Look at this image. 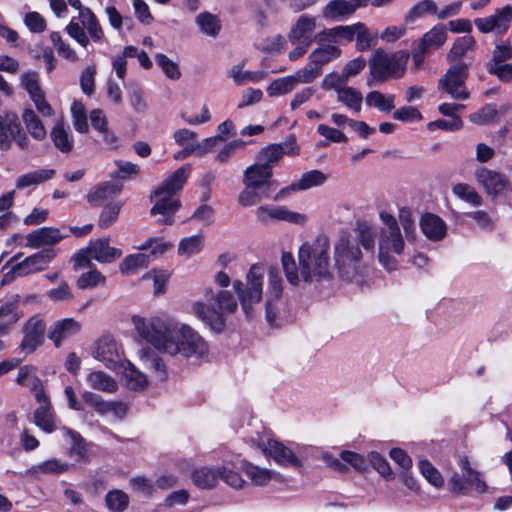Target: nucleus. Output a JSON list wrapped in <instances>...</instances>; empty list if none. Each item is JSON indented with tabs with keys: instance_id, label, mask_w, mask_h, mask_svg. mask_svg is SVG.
<instances>
[{
	"instance_id": "16",
	"label": "nucleus",
	"mask_w": 512,
	"mask_h": 512,
	"mask_svg": "<svg viewBox=\"0 0 512 512\" xmlns=\"http://www.w3.org/2000/svg\"><path fill=\"white\" fill-rule=\"evenodd\" d=\"M261 449L280 466L297 469L303 466L299 456L291 448L277 440L269 439L267 442H263Z\"/></svg>"
},
{
	"instance_id": "37",
	"label": "nucleus",
	"mask_w": 512,
	"mask_h": 512,
	"mask_svg": "<svg viewBox=\"0 0 512 512\" xmlns=\"http://www.w3.org/2000/svg\"><path fill=\"white\" fill-rule=\"evenodd\" d=\"M63 437L69 442L68 454L76 460H83L86 457V447L82 436L69 428L62 427Z\"/></svg>"
},
{
	"instance_id": "15",
	"label": "nucleus",
	"mask_w": 512,
	"mask_h": 512,
	"mask_svg": "<svg viewBox=\"0 0 512 512\" xmlns=\"http://www.w3.org/2000/svg\"><path fill=\"white\" fill-rule=\"evenodd\" d=\"M512 21V7L506 5L503 8L496 9L493 15L484 18H476L475 26L482 33L495 32L497 34L505 33Z\"/></svg>"
},
{
	"instance_id": "51",
	"label": "nucleus",
	"mask_w": 512,
	"mask_h": 512,
	"mask_svg": "<svg viewBox=\"0 0 512 512\" xmlns=\"http://www.w3.org/2000/svg\"><path fill=\"white\" fill-rule=\"evenodd\" d=\"M50 40L60 57L72 63L79 60L76 51L66 40L63 39L59 32H52L50 34Z\"/></svg>"
},
{
	"instance_id": "40",
	"label": "nucleus",
	"mask_w": 512,
	"mask_h": 512,
	"mask_svg": "<svg viewBox=\"0 0 512 512\" xmlns=\"http://www.w3.org/2000/svg\"><path fill=\"white\" fill-rule=\"evenodd\" d=\"M54 175V169H38L35 171H31L17 178L16 188L24 189L30 186H35L44 183L53 178Z\"/></svg>"
},
{
	"instance_id": "60",
	"label": "nucleus",
	"mask_w": 512,
	"mask_h": 512,
	"mask_svg": "<svg viewBox=\"0 0 512 512\" xmlns=\"http://www.w3.org/2000/svg\"><path fill=\"white\" fill-rule=\"evenodd\" d=\"M106 277L97 269L83 273L77 280L79 289H93L98 286H104Z\"/></svg>"
},
{
	"instance_id": "30",
	"label": "nucleus",
	"mask_w": 512,
	"mask_h": 512,
	"mask_svg": "<svg viewBox=\"0 0 512 512\" xmlns=\"http://www.w3.org/2000/svg\"><path fill=\"white\" fill-rule=\"evenodd\" d=\"M420 227L423 234L432 241L444 238L447 231L445 222L435 214L426 213L421 217Z\"/></svg>"
},
{
	"instance_id": "19",
	"label": "nucleus",
	"mask_w": 512,
	"mask_h": 512,
	"mask_svg": "<svg viewBox=\"0 0 512 512\" xmlns=\"http://www.w3.org/2000/svg\"><path fill=\"white\" fill-rule=\"evenodd\" d=\"M53 249H43L13 266V272L18 276H26L31 273L42 271L48 267L50 261L55 257Z\"/></svg>"
},
{
	"instance_id": "35",
	"label": "nucleus",
	"mask_w": 512,
	"mask_h": 512,
	"mask_svg": "<svg viewBox=\"0 0 512 512\" xmlns=\"http://www.w3.org/2000/svg\"><path fill=\"white\" fill-rule=\"evenodd\" d=\"M446 40V27L443 24H436L422 36L418 44L430 51L440 48Z\"/></svg>"
},
{
	"instance_id": "22",
	"label": "nucleus",
	"mask_w": 512,
	"mask_h": 512,
	"mask_svg": "<svg viewBox=\"0 0 512 512\" xmlns=\"http://www.w3.org/2000/svg\"><path fill=\"white\" fill-rule=\"evenodd\" d=\"M272 175L271 167L254 163L244 170L243 184L254 186L269 193Z\"/></svg>"
},
{
	"instance_id": "12",
	"label": "nucleus",
	"mask_w": 512,
	"mask_h": 512,
	"mask_svg": "<svg viewBox=\"0 0 512 512\" xmlns=\"http://www.w3.org/2000/svg\"><path fill=\"white\" fill-rule=\"evenodd\" d=\"M461 473L453 472L448 480L449 489L456 494L465 495L468 493V489L472 488L475 491L482 493L486 490V484L481 479L479 472L473 470L470 467L469 461L466 457H463L458 462Z\"/></svg>"
},
{
	"instance_id": "50",
	"label": "nucleus",
	"mask_w": 512,
	"mask_h": 512,
	"mask_svg": "<svg viewBox=\"0 0 512 512\" xmlns=\"http://www.w3.org/2000/svg\"><path fill=\"white\" fill-rule=\"evenodd\" d=\"M296 86L297 83L293 75H288L273 80L267 87L266 92L269 97H278L292 92Z\"/></svg>"
},
{
	"instance_id": "25",
	"label": "nucleus",
	"mask_w": 512,
	"mask_h": 512,
	"mask_svg": "<svg viewBox=\"0 0 512 512\" xmlns=\"http://www.w3.org/2000/svg\"><path fill=\"white\" fill-rule=\"evenodd\" d=\"M316 17L303 14L296 23L293 25L289 32V40L291 43L306 42L312 44L316 37H313V32L316 29Z\"/></svg>"
},
{
	"instance_id": "49",
	"label": "nucleus",
	"mask_w": 512,
	"mask_h": 512,
	"mask_svg": "<svg viewBox=\"0 0 512 512\" xmlns=\"http://www.w3.org/2000/svg\"><path fill=\"white\" fill-rule=\"evenodd\" d=\"M395 95H384L379 91H371L365 97V102L369 107H375L382 112H390L394 109Z\"/></svg>"
},
{
	"instance_id": "47",
	"label": "nucleus",
	"mask_w": 512,
	"mask_h": 512,
	"mask_svg": "<svg viewBox=\"0 0 512 512\" xmlns=\"http://www.w3.org/2000/svg\"><path fill=\"white\" fill-rule=\"evenodd\" d=\"M241 469L251 482L257 486L266 485L272 478L270 470L255 466L246 460L241 461Z\"/></svg>"
},
{
	"instance_id": "5",
	"label": "nucleus",
	"mask_w": 512,
	"mask_h": 512,
	"mask_svg": "<svg viewBox=\"0 0 512 512\" xmlns=\"http://www.w3.org/2000/svg\"><path fill=\"white\" fill-rule=\"evenodd\" d=\"M134 329L142 340L151 344L156 350L164 353L173 351L178 323L159 316L143 317L134 315L131 318Z\"/></svg>"
},
{
	"instance_id": "43",
	"label": "nucleus",
	"mask_w": 512,
	"mask_h": 512,
	"mask_svg": "<svg viewBox=\"0 0 512 512\" xmlns=\"http://www.w3.org/2000/svg\"><path fill=\"white\" fill-rule=\"evenodd\" d=\"M285 146V144H271L262 148L257 155L256 163L272 168L285 155Z\"/></svg>"
},
{
	"instance_id": "57",
	"label": "nucleus",
	"mask_w": 512,
	"mask_h": 512,
	"mask_svg": "<svg viewBox=\"0 0 512 512\" xmlns=\"http://www.w3.org/2000/svg\"><path fill=\"white\" fill-rule=\"evenodd\" d=\"M105 503L110 511L122 512L129 504V497L122 490H111L106 494Z\"/></svg>"
},
{
	"instance_id": "6",
	"label": "nucleus",
	"mask_w": 512,
	"mask_h": 512,
	"mask_svg": "<svg viewBox=\"0 0 512 512\" xmlns=\"http://www.w3.org/2000/svg\"><path fill=\"white\" fill-rule=\"evenodd\" d=\"M409 53L404 50H398L393 53L386 52L378 48L371 55L369 65V76L367 77V85L369 87L376 84L385 83L387 80L398 79L403 76Z\"/></svg>"
},
{
	"instance_id": "17",
	"label": "nucleus",
	"mask_w": 512,
	"mask_h": 512,
	"mask_svg": "<svg viewBox=\"0 0 512 512\" xmlns=\"http://www.w3.org/2000/svg\"><path fill=\"white\" fill-rule=\"evenodd\" d=\"M45 323L38 316L31 317L23 328L24 337L19 346L25 355L33 353L44 341Z\"/></svg>"
},
{
	"instance_id": "26",
	"label": "nucleus",
	"mask_w": 512,
	"mask_h": 512,
	"mask_svg": "<svg viewBox=\"0 0 512 512\" xmlns=\"http://www.w3.org/2000/svg\"><path fill=\"white\" fill-rule=\"evenodd\" d=\"M39 406L34 411V423L42 431L52 433L58 429L59 420L49 398L37 402Z\"/></svg>"
},
{
	"instance_id": "34",
	"label": "nucleus",
	"mask_w": 512,
	"mask_h": 512,
	"mask_svg": "<svg viewBox=\"0 0 512 512\" xmlns=\"http://www.w3.org/2000/svg\"><path fill=\"white\" fill-rule=\"evenodd\" d=\"M86 381L92 389L104 393H114L118 389L117 382L114 378L103 371L90 372L86 377Z\"/></svg>"
},
{
	"instance_id": "59",
	"label": "nucleus",
	"mask_w": 512,
	"mask_h": 512,
	"mask_svg": "<svg viewBox=\"0 0 512 512\" xmlns=\"http://www.w3.org/2000/svg\"><path fill=\"white\" fill-rule=\"evenodd\" d=\"M141 360L146 368L151 369L159 380L166 378V367L163 360L156 354L141 351Z\"/></svg>"
},
{
	"instance_id": "53",
	"label": "nucleus",
	"mask_w": 512,
	"mask_h": 512,
	"mask_svg": "<svg viewBox=\"0 0 512 512\" xmlns=\"http://www.w3.org/2000/svg\"><path fill=\"white\" fill-rule=\"evenodd\" d=\"M244 189L238 196V202L243 207L257 205L262 199L267 198L269 193L254 186L244 185Z\"/></svg>"
},
{
	"instance_id": "36",
	"label": "nucleus",
	"mask_w": 512,
	"mask_h": 512,
	"mask_svg": "<svg viewBox=\"0 0 512 512\" xmlns=\"http://www.w3.org/2000/svg\"><path fill=\"white\" fill-rule=\"evenodd\" d=\"M354 12L350 0H332L323 8L322 15L326 19L341 20Z\"/></svg>"
},
{
	"instance_id": "39",
	"label": "nucleus",
	"mask_w": 512,
	"mask_h": 512,
	"mask_svg": "<svg viewBox=\"0 0 512 512\" xmlns=\"http://www.w3.org/2000/svg\"><path fill=\"white\" fill-rule=\"evenodd\" d=\"M120 191L121 188L117 185L105 182L88 193L87 201L94 206H100L113 196L118 195Z\"/></svg>"
},
{
	"instance_id": "55",
	"label": "nucleus",
	"mask_w": 512,
	"mask_h": 512,
	"mask_svg": "<svg viewBox=\"0 0 512 512\" xmlns=\"http://www.w3.org/2000/svg\"><path fill=\"white\" fill-rule=\"evenodd\" d=\"M356 48L359 51H366L377 42V35L372 34L365 24L355 23Z\"/></svg>"
},
{
	"instance_id": "13",
	"label": "nucleus",
	"mask_w": 512,
	"mask_h": 512,
	"mask_svg": "<svg viewBox=\"0 0 512 512\" xmlns=\"http://www.w3.org/2000/svg\"><path fill=\"white\" fill-rule=\"evenodd\" d=\"M468 76V65L464 62L451 64L443 78L440 79L438 88L444 90L454 99L466 100L469 92L464 84Z\"/></svg>"
},
{
	"instance_id": "27",
	"label": "nucleus",
	"mask_w": 512,
	"mask_h": 512,
	"mask_svg": "<svg viewBox=\"0 0 512 512\" xmlns=\"http://www.w3.org/2000/svg\"><path fill=\"white\" fill-rule=\"evenodd\" d=\"M316 41L318 47L309 54L308 59L313 60L315 64L323 69L324 65L340 57L341 49L337 45L330 43L320 34L316 36Z\"/></svg>"
},
{
	"instance_id": "24",
	"label": "nucleus",
	"mask_w": 512,
	"mask_h": 512,
	"mask_svg": "<svg viewBox=\"0 0 512 512\" xmlns=\"http://www.w3.org/2000/svg\"><path fill=\"white\" fill-rule=\"evenodd\" d=\"M67 236L68 234L62 233L59 228L42 227L27 234L26 246L39 248L41 246L55 245Z\"/></svg>"
},
{
	"instance_id": "64",
	"label": "nucleus",
	"mask_w": 512,
	"mask_h": 512,
	"mask_svg": "<svg viewBox=\"0 0 512 512\" xmlns=\"http://www.w3.org/2000/svg\"><path fill=\"white\" fill-rule=\"evenodd\" d=\"M121 206L122 204L119 202L106 204L98 220L99 227L107 228L111 226L118 218Z\"/></svg>"
},
{
	"instance_id": "29",
	"label": "nucleus",
	"mask_w": 512,
	"mask_h": 512,
	"mask_svg": "<svg viewBox=\"0 0 512 512\" xmlns=\"http://www.w3.org/2000/svg\"><path fill=\"white\" fill-rule=\"evenodd\" d=\"M54 146L62 153H70L74 148V138L63 118L58 119L50 131Z\"/></svg>"
},
{
	"instance_id": "63",
	"label": "nucleus",
	"mask_w": 512,
	"mask_h": 512,
	"mask_svg": "<svg viewBox=\"0 0 512 512\" xmlns=\"http://www.w3.org/2000/svg\"><path fill=\"white\" fill-rule=\"evenodd\" d=\"M348 79L344 73H338L336 71L330 72L324 76L321 81V88L324 90H334L338 93L339 90L347 87L346 83Z\"/></svg>"
},
{
	"instance_id": "41",
	"label": "nucleus",
	"mask_w": 512,
	"mask_h": 512,
	"mask_svg": "<svg viewBox=\"0 0 512 512\" xmlns=\"http://www.w3.org/2000/svg\"><path fill=\"white\" fill-rule=\"evenodd\" d=\"M150 263V255L137 253L126 256L119 264V270L123 275H133L138 270L147 268Z\"/></svg>"
},
{
	"instance_id": "10",
	"label": "nucleus",
	"mask_w": 512,
	"mask_h": 512,
	"mask_svg": "<svg viewBox=\"0 0 512 512\" xmlns=\"http://www.w3.org/2000/svg\"><path fill=\"white\" fill-rule=\"evenodd\" d=\"M173 345L175 349L168 354H181L185 357L202 358L207 355L209 348L206 341L191 327L179 324Z\"/></svg>"
},
{
	"instance_id": "38",
	"label": "nucleus",
	"mask_w": 512,
	"mask_h": 512,
	"mask_svg": "<svg viewBox=\"0 0 512 512\" xmlns=\"http://www.w3.org/2000/svg\"><path fill=\"white\" fill-rule=\"evenodd\" d=\"M200 31L210 37H217L221 31V20L215 14L208 11L201 12L195 18Z\"/></svg>"
},
{
	"instance_id": "56",
	"label": "nucleus",
	"mask_w": 512,
	"mask_h": 512,
	"mask_svg": "<svg viewBox=\"0 0 512 512\" xmlns=\"http://www.w3.org/2000/svg\"><path fill=\"white\" fill-rule=\"evenodd\" d=\"M453 193L461 200L471 204L472 206H480L482 204V197L470 185L465 183H458L453 186Z\"/></svg>"
},
{
	"instance_id": "33",
	"label": "nucleus",
	"mask_w": 512,
	"mask_h": 512,
	"mask_svg": "<svg viewBox=\"0 0 512 512\" xmlns=\"http://www.w3.org/2000/svg\"><path fill=\"white\" fill-rule=\"evenodd\" d=\"M220 475V467H200L191 474L192 482L200 489L214 488Z\"/></svg>"
},
{
	"instance_id": "54",
	"label": "nucleus",
	"mask_w": 512,
	"mask_h": 512,
	"mask_svg": "<svg viewBox=\"0 0 512 512\" xmlns=\"http://www.w3.org/2000/svg\"><path fill=\"white\" fill-rule=\"evenodd\" d=\"M323 70L313 60L308 59V63L301 69L297 70L293 75L297 85L310 84L317 79Z\"/></svg>"
},
{
	"instance_id": "46",
	"label": "nucleus",
	"mask_w": 512,
	"mask_h": 512,
	"mask_svg": "<svg viewBox=\"0 0 512 512\" xmlns=\"http://www.w3.org/2000/svg\"><path fill=\"white\" fill-rule=\"evenodd\" d=\"M337 100L356 113L361 111L363 96L362 93L354 87L347 86L339 90Z\"/></svg>"
},
{
	"instance_id": "2",
	"label": "nucleus",
	"mask_w": 512,
	"mask_h": 512,
	"mask_svg": "<svg viewBox=\"0 0 512 512\" xmlns=\"http://www.w3.org/2000/svg\"><path fill=\"white\" fill-rule=\"evenodd\" d=\"M330 244L326 236H318L312 242L303 243L298 249V264L293 255L283 252L281 264L287 281L297 286L305 283L331 279L329 252Z\"/></svg>"
},
{
	"instance_id": "18",
	"label": "nucleus",
	"mask_w": 512,
	"mask_h": 512,
	"mask_svg": "<svg viewBox=\"0 0 512 512\" xmlns=\"http://www.w3.org/2000/svg\"><path fill=\"white\" fill-rule=\"evenodd\" d=\"M328 177L320 170H311L302 174L298 181L282 188L275 196V200H281L291 193L308 190L313 187L321 186L327 181Z\"/></svg>"
},
{
	"instance_id": "8",
	"label": "nucleus",
	"mask_w": 512,
	"mask_h": 512,
	"mask_svg": "<svg viewBox=\"0 0 512 512\" xmlns=\"http://www.w3.org/2000/svg\"><path fill=\"white\" fill-rule=\"evenodd\" d=\"M362 252L351 235L343 234L334 243V261L339 276L354 281L361 273Z\"/></svg>"
},
{
	"instance_id": "21",
	"label": "nucleus",
	"mask_w": 512,
	"mask_h": 512,
	"mask_svg": "<svg viewBox=\"0 0 512 512\" xmlns=\"http://www.w3.org/2000/svg\"><path fill=\"white\" fill-rule=\"evenodd\" d=\"M256 215L259 221L267 222L270 219L286 221L295 224H304L306 216L297 212L288 210L285 207H275L270 205L260 206Z\"/></svg>"
},
{
	"instance_id": "28",
	"label": "nucleus",
	"mask_w": 512,
	"mask_h": 512,
	"mask_svg": "<svg viewBox=\"0 0 512 512\" xmlns=\"http://www.w3.org/2000/svg\"><path fill=\"white\" fill-rule=\"evenodd\" d=\"M81 324L73 318H65L55 322L49 329V339L56 347H59L63 340L78 334Z\"/></svg>"
},
{
	"instance_id": "4",
	"label": "nucleus",
	"mask_w": 512,
	"mask_h": 512,
	"mask_svg": "<svg viewBox=\"0 0 512 512\" xmlns=\"http://www.w3.org/2000/svg\"><path fill=\"white\" fill-rule=\"evenodd\" d=\"M191 172V166L186 164L175 170L163 183L154 191L151 196L154 206L151 214H161L163 218L158 222L171 225L173 223V214L179 209L180 201L176 198L188 179Z\"/></svg>"
},
{
	"instance_id": "58",
	"label": "nucleus",
	"mask_w": 512,
	"mask_h": 512,
	"mask_svg": "<svg viewBox=\"0 0 512 512\" xmlns=\"http://www.w3.org/2000/svg\"><path fill=\"white\" fill-rule=\"evenodd\" d=\"M70 110L75 130L79 133L88 132L89 126L85 106L79 101H74Z\"/></svg>"
},
{
	"instance_id": "48",
	"label": "nucleus",
	"mask_w": 512,
	"mask_h": 512,
	"mask_svg": "<svg viewBox=\"0 0 512 512\" xmlns=\"http://www.w3.org/2000/svg\"><path fill=\"white\" fill-rule=\"evenodd\" d=\"M437 4L433 0H421L414 4L405 15L406 23H414L427 14L436 15Z\"/></svg>"
},
{
	"instance_id": "45",
	"label": "nucleus",
	"mask_w": 512,
	"mask_h": 512,
	"mask_svg": "<svg viewBox=\"0 0 512 512\" xmlns=\"http://www.w3.org/2000/svg\"><path fill=\"white\" fill-rule=\"evenodd\" d=\"M476 45V41L474 37L470 35H465L459 37L453 43L450 51L447 54V59L449 62L457 63L461 62V58L468 52L472 51Z\"/></svg>"
},
{
	"instance_id": "1",
	"label": "nucleus",
	"mask_w": 512,
	"mask_h": 512,
	"mask_svg": "<svg viewBox=\"0 0 512 512\" xmlns=\"http://www.w3.org/2000/svg\"><path fill=\"white\" fill-rule=\"evenodd\" d=\"M265 274L268 275L265 304L266 319L270 324H273L276 320L283 294V280L277 267L270 266L266 268L263 264L255 263L246 274V283L244 284L241 280H235L233 282V289L238 296L244 313L250 316L253 306L262 300Z\"/></svg>"
},
{
	"instance_id": "42",
	"label": "nucleus",
	"mask_w": 512,
	"mask_h": 512,
	"mask_svg": "<svg viewBox=\"0 0 512 512\" xmlns=\"http://www.w3.org/2000/svg\"><path fill=\"white\" fill-rule=\"evenodd\" d=\"M70 465L59 459H49L38 465L32 466L29 473L32 476L39 477L42 475H58L66 472Z\"/></svg>"
},
{
	"instance_id": "3",
	"label": "nucleus",
	"mask_w": 512,
	"mask_h": 512,
	"mask_svg": "<svg viewBox=\"0 0 512 512\" xmlns=\"http://www.w3.org/2000/svg\"><path fill=\"white\" fill-rule=\"evenodd\" d=\"M237 308V300L230 291L206 288L204 301L194 302L192 313L211 330L221 333L225 329L227 315L235 313Z\"/></svg>"
},
{
	"instance_id": "9",
	"label": "nucleus",
	"mask_w": 512,
	"mask_h": 512,
	"mask_svg": "<svg viewBox=\"0 0 512 512\" xmlns=\"http://www.w3.org/2000/svg\"><path fill=\"white\" fill-rule=\"evenodd\" d=\"M78 20L73 17L65 27V32L79 45L86 48L89 44V37L94 42H100L104 36L96 15L90 8L81 9L78 13Z\"/></svg>"
},
{
	"instance_id": "23",
	"label": "nucleus",
	"mask_w": 512,
	"mask_h": 512,
	"mask_svg": "<svg viewBox=\"0 0 512 512\" xmlns=\"http://www.w3.org/2000/svg\"><path fill=\"white\" fill-rule=\"evenodd\" d=\"M20 131L21 123L16 113H0V150L8 151Z\"/></svg>"
},
{
	"instance_id": "44",
	"label": "nucleus",
	"mask_w": 512,
	"mask_h": 512,
	"mask_svg": "<svg viewBox=\"0 0 512 512\" xmlns=\"http://www.w3.org/2000/svg\"><path fill=\"white\" fill-rule=\"evenodd\" d=\"M22 119L27 131L34 139L42 141L46 138V129L32 109L26 108L22 114Z\"/></svg>"
},
{
	"instance_id": "52",
	"label": "nucleus",
	"mask_w": 512,
	"mask_h": 512,
	"mask_svg": "<svg viewBox=\"0 0 512 512\" xmlns=\"http://www.w3.org/2000/svg\"><path fill=\"white\" fill-rule=\"evenodd\" d=\"M124 379L126 386L135 391L143 390L148 384L146 375L131 363L124 370Z\"/></svg>"
},
{
	"instance_id": "62",
	"label": "nucleus",
	"mask_w": 512,
	"mask_h": 512,
	"mask_svg": "<svg viewBox=\"0 0 512 512\" xmlns=\"http://www.w3.org/2000/svg\"><path fill=\"white\" fill-rule=\"evenodd\" d=\"M203 248V237L202 235H193L187 238H183L179 242L178 252L180 255H186L188 257L199 253Z\"/></svg>"
},
{
	"instance_id": "31",
	"label": "nucleus",
	"mask_w": 512,
	"mask_h": 512,
	"mask_svg": "<svg viewBox=\"0 0 512 512\" xmlns=\"http://www.w3.org/2000/svg\"><path fill=\"white\" fill-rule=\"evenodd\" d=\"M244 67L245 63L241 62L233 65L227 72L228 77H230L238 86H242L247 83H259L267 76V72L265 70L247 71L244 70Z\"/></svg>"
},
{
	"instance_id": "14",
	"label": "nucleus",
	"mask_w": 512,
	"mask_h": 512,
	"mask_svg": "<svg viewBox=\"0 0 512 512\" xmlns=\"http://www.w3.org/2000/svg\"><path fill=\"white\" fill-rule=\"evenodd\" d=\"M92 356L107 368L113 369L121 361L119 346L111 335L101 336L92 346Z\"/></svg>"
},
{
	"instance_id": "7",
	"label": "nucleus",
	"mask_w": 512,
	"mask_h": 512,
	"mask_svg": "<svg viewBox=\"0 0 512 512\" xmlns=\"http://www.w3.org/2000/svg\"><path fill=\"white\" fill-rule=\"evenodd\" d=\"M383 226L378 238V259L387 270H395L397 261L393 255L404 252L405 241L395 217L387 212L380 213Z\"/></svg>"
},
{
	"instance_id": "32",
	"label": "nucleus",
	"mask_w": 512,
	"mask_h": 512,
	"mask_svg": "<svg viewBox=\"0 0 512 512\" xmlns=\"http://www.w3.org/2000/svg\"><path fill=\"white\" fill-rule=\"evenodd\" d=\"M354 232L356 236L353 239L356 240L357 245H361L367 253L373 256L376 236L374 227L366 221H357Z\"/></svg>"
},
{
	"instance_id": "20",
	"label": "nucleus",
	"mask_w": 512,
	"mask_h": 512,
	"mask_svg": "<svg viewBox=\"0 0 512 512\" xmlns=\"http://www.w3.org/2000/svg\"><path fill=\"white\" fill-rule=\"evenodd\" d=\"M475 178L489 195L501 194L508 187V180L502 174L486 167L477 168Z\"/></svg>"
},
{
	"instance_id": "11",
	"label": "nucleus",
	"mask_w": 512,
	"mask_h": 512,
	"mask_svg": "<svg viewBox=\"0 0 512 512\" xmlns=\"http://www.w3.org/2000/svg\"><path fill=\"white\" fill-rule=\"evenodd\" d=\"M122 255L118 248L111 247L108 239L91 240L89 245L81 249L75 256V264L78 267L85 268L90 266V259L100 263H110Z\"/></svg>"
},
{
	"instance_id": "61",
	"label": "nucleus",
	"mask_w": 512,
	"mask_h": 512,
	"mask_svg": "<svg viewBox=\"0 0 512 512\" xmlns=\"http://www.w3.org/2000/svg\"><path fill=\"white\" fill-rule=\"evenodd\" d=\"M219 479L234 489H242L247 485V482L233 469L231 464H224L220 467Z\"/></svg>"
}]
</instances>
